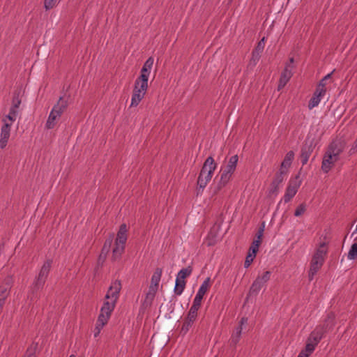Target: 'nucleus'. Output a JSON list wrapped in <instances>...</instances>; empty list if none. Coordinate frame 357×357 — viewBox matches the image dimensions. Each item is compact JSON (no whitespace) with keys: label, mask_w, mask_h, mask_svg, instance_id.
<instances>
[{"label":"nucleus","mask_w":357,"mask_h":357,"mask_svg":"<svg viewBox=\"0 0 357 357\" xmlns=\"http://www.w3.org/2000/svg\"><path fill=\"white\" fill-rule=\"evenodd\" d=\"M121 289V284L119 281L116 280L112 283L105 295L98 317L103 318L104 320L105 319L109 320L119 299Z\"/></svg>","instance_id":"f257e3e1"},{"label":"nucleus","mask_w":357,"mask_h":357,"mask_svg":"<svg viewBox=\"0 0 357 357\" xmlns=\"http://www.w3.org/2000/svg\"><path fill=\"white\" fill-rule=\"evenodd\" d=\"M344 149V145L340 141H334L330 144L324 155L321 164V169L325 173H328L339 160L340 155Z\"/></svg>","instance_id":"f03ea898"},{"label":"nucleus","mask_w":357,"mask_h":357,"mask_svg":"<svg viewBox=\"0 0 357 357\" xmlns=\"http://www.w3.org/2000/svg\"><path fill=\"white\" fill-rule=\"evenodd\" d=\"M217 165L212 157H208L205 160L197 180L199 188L204 189L211 181Z\"/></svg>","instance_id":"7ed1b4c3"},{"label":"nucleus","mask_w":357,"mask_h":357,"mask_svg":"<svg viewBox=\"0 0 357 357\" xmlns=\"http://www.w3.org/2000/svg\"><path fill=\"white\" fill-rule=\"evenodd\" d=\"M127 231L126 225H121L117 233L114 248L112 251V257L114 260L119 259L124 251L125 244L127 241Z\"/></svg>","instance_id":"20e7f679"},{"label":"nucleus","mask_w":357,"mask_h":357,"mask_svg":"<svg viewBox=\"0 0 357 357\" xmlns=\"http://www.w3.org/2000/svg\"><path fill=\"white\" fill-rule=\"evenodd\" d=\"M51 260L48 259L44 262L43 265L42 266L40 270L38 275L37 276L33 284V289L38 290L43 286L48 276L49 272L51 268Z\"/></svg>","instance_id":"39448f33"},{"label":"nucleus","mask_w":357,"mask_h":357,"mask_svg":"<svg viewBox=\"0 0 357 357\" xmlns=\"http://www.w3.org/2000/svg\"><path fill=\"white\" fill-rule=\"evenodd\" d=\"M301 181L299 176H296L295 178L289 181L284 196V201L285 203L289 202L295 196L301 186Z\"/></svg>","instance_id":"423d86ee"},{"label":"nucleus","mask_w":357,"mask_h":357,"mask_svg":"<svg viewBox=\"0 0 357 357\" xmlns=\"http://www.w3.org/2000/svg\"><path fill=\"white\" fill-rule=\"evenodd\" d=\"M270 278L271 272L268 271L262 275H258L250 289V294H258L261 287L270 280Z\"/></svg>","instance_id":"0eeeda50"},{"label":"nucleus","mask_w":357,"mask_h":357,"mask_svg":"<svg viewBox=\"0 0 357 357\" xmlns=\"http://www.w3.org/2000/svg\"><path fill=\"white\" fill-rule=\"evenodd\" d=\"M294 58H290L289 63H287L279 81L278 90L282 89L289 82L293 75Z\"/></svg>","instance_id":"6e6552de"},{"label":"nucleus","mask_w":357,"mask_h":357,"mask_svg":"<svg viewBox=\"0 0 357 357\" xmlns=\"http://www.w3.org/2000/svg\"><path fill=\"white\" fill-rule=\"evenodd\" d=\"M315 146V142L314 139H310V137H307L304 146H303L301 149V160L302 164L304 165H305L309 158L311 155V153L313 151V149Z\"/></svg>","instance_id":"1a4fd4ad"},{"label":"nucleus","mask_w":357,"mask_h":357,"mask_svg":"<svg viewBox=\"0 0 357 357\" xmlns=\"http://www.w3.org/2000/svg\"><path fill=\"white\" fill-rule=\"evenodd\" d=\"M13 125L2 123L0 132V148L3 149L7 146L10 136L11 127Z\"/></svg>","instance_id":"9d476101"},{"label":"nucleus","mask_w":357,"mask_h":357,"mask_svg":"<svg viewBox=\"0 0 357 357\" xmlns=\"http://www.w3.org/2000/svg\"><path fill=\"white\" fill-rule=\"evenodd\" d=\"M327 252V246L325 242L321 243L316 252L314 253L312 261L323 264L324 257Z\"/></svg>","instance_id":"9b49d317"},{"label":"nucleus","mask_w":357,"mask_h":357,"mask_svg":"<svg viewBox=\"0 0 357 357\" xmlns=\"http://www.w3.org/2000/svg\"><path fill=\"white\" fill-rule=\"evenodd\" d=\"M248 319L243 317L239 323V325L234 329L231 335V341L233 344H236L238 342L243 330V326L247 324Z\"/></svg>","instance_id":"f8f14e48"},{"label":"nucleus","mask_w":357,"mask_h":357,"mask_svg":"<svg viewBox=\"0 0 357 357\" xmlns=\"http://www.w3.org/2000/svg\"><path fill=\"white\" fill-rule=\"evenodd\" d=\"M294 158V153L292 151H289L286 154V155L281 164V167L280 169V173L281 175L283 174H286L288 168L290 167V166L291 165Z\"/></svg>","instance_id":"ddd939ff"},{"label":"nucleus","mask_w":357,"mask_h":357,"mask_svg":"<svg viewBox=\"0 0 357 357\" xmlns=\"http://www.w3.org/2000/svg\"><path fill=\"white\" fill-rule=\"evenodd\" d=\"M153 61H154V60L152 57H149L146 61V62L144 63V64L141 70V74L139 77L149 80L151 70L153 65Z\"/></svg>","instance_id":"4468645a"},{"label":"nucleus","mask_w":357,"mask_h":357,"mask_svg":"<svg viewBox=\"0 0 357 357\" xmlns=\"http://www.w3.org/2000/svg\"><path fill=\"white\" fill-rule=\"evenodd\" d=\"M238 160V157L237 155H234L231 156L229 159L227 165L225 166L222 167L221 170L233 174L236 170Z\"/></svg>","instance_id":"2eb2a0df"},{"label":"nucleus","mask_w":357,"mask_h":357,"mask_svg":"<svg viewBox=\"0 0 357 357\" xmlns=\"http://www.w3.org/2000/svg\"><path fill=\"white\" fill-rule=\"evenodd\" d=\"M68 107V100L63 97H61L58 100L57 103L53 107L51 110L54 114L61 116L63 112Z\"/></svg>","instance_id":"dca6fc26"},{"label":"nucleus","mask_w":357,"mask_h":357,"mask_svg":"<svg viewBox=\"0 0 357 357\" xmlns=\"http://www.w3.org/2000/svg\"><path fill=\"white\" fill-rule=\"evenodd\" d=\"M162 269L160 268H158L154 271L151 280V284L149 286L150 288L155 289L156 290L158 289L159 283L161 279L162 276Z\"/></svg>","instance_id":"f3484780"},{"label":"nucleus","mask_w":357,"mask_h":357,"mask_svg":"<svg viewBox=\"0 0 357 357\" xmlns=\"http://www.w3.org/2000/svg\"><path fill=\"white\" fill-rule=\"evenodd\" d=\"M148 89V79L138 77L135 82L133 90H136L139 92L146 93Z\"/></svg>","instance_id":"a211bd4d"},{"label":"nucleus","mask_w":357,"mask_h":357,"mask_svg":"<svg viewBox=\"0 0 357 357\" xmlns=\"http://www.w3.org/2000/svg\"><path fill=\"white\" fill-rule=\"evenodd\" d=\"M324 331L321 327H317L314 331L312 332L308 340L315 343L316 344L321 340L323 337Z\"/></svg>","instance_id":"6ab92c4d"},{"label":"nucleus","mask_w":357,"mask_h":357,"mask_svg":"<svg viewBox=\"0 0 357 357\" xmlns=\"http://www.w3.org/2000/svg\"><path fill=\"white\" fill-rule=\"evenodd\" d=\"M60 117V116L57 115L56 114H54L53 112L51 111L46 121L45 128L49 130L54 128L56 126L57 122L59 121Z\"/></svg>","instance_id":"aec40b11"},{"label":"nucleus","mask_w":357,"mask_h":357,"mask_svg":"<svg viewBox=\"0 0 357 357\" xmlns=\"http://www.w3.org/2000/svg\"><path fill=\"white\" fill-rule=\"evenodd\" d=\"M145 94L146 93L144 92H139L136 90H133L130 107H137L141 100L144 98Z\"/></svg>","instance_id":"412c9836"},{"label":"nucleus","mask_w":357,"mask_h":357,"mask_svg":"<svg viewBox=\"0 0 357 357\" xmlns=\"http://www.w3.org/2000/svg\"><path fill=\"white\" fill-rule=\"evenodd\" d=\"M221 174H220V178L218 183L219 188H221L226 185L229 181H230L232 174L227 173L226 172H224L222 170H220Z\"/></svg>","instance_id":"4be33fe9"},{"label":"nucleus","mask_w":357,"mask_h":357,"mask_svg":"<svg viewBox=\"0 0 357 357\" xmlns=\"http://www.w3.org/2000/svg\"><path fill=\"white\" fill-rule=\"evenodd\" d=\"M210 287V278H207L201 284L196 296L203 298Z\"/></svg>","instance_id":"5701e85b"},{"label":"nucleus","mask_w":357,"mask_h":357,"mask_svg":"<svg viewBox=\"0 0 357 357\" xmlns=\"http://www.w3.org/2000/svg\"><path fill=\"white\" fill-rule=\"evenodd\" d=\"M185 286V281L176 278L175 287H174L175 294L177 295H181L184 290Z\"/></svg>","instance_id":"b1692460"},{"label":"nucleus","mask_w":357,"mask_h":357,"mask_svg":"<svg viewBox=\"0 0 357 357\" xmlns=\"http://www.w3.org/2000/svg\"><path fill=\"white\" fill-rule=\"evenodd\" d=\"M157 291L158 290L149 287V291L146 294V298L144 300V305H150L151 304Z\"/></svg>","instance_id":"393cba45"},{"label":"nucleus","mask_w":357,"mask_h":357,"mask_svg":"<svg viewBox=\"0 0 357 357\" xmlns=\"http://www.w3.org/2000/svg\"><path fill=\"white\" fill-rule=\"evenodd\" d=\"M107 321H108L107 319H105V320H104L103 318L98 317L97 323H96V326L95 328V331H94V336L95 337H97L100 334L102 328L107 323Z\"/></svg>","instance_id":"a878e982"},{"label":"nucleus","mask_w":357,"mask_h":357,"mask_svg":"<svg viewBox=\"0 0 357 357\" xmlns=\"http://www.w3.org/2000/svg\"><path fill=\"white\" fill-rule=\"evenodd\" d=\"M321 264L314 261H311L310 268L309 271V278L310 280H312L314 276V275L317 273L318 270L321 267Z\"/></svg>","instance_id":"bb28decb"},{"label":"nucleus","mask_w":357,"mask_h":357,"mask_svg":"<svg viewBox=\"0 0 357 357\" xmlns=\"http://www.w3.org/2000/svg\"><path fill=\"white\" fill-rule=\"evenodd\" d=\"M199 309L191 307L188 314L187 319H188V326H191L192 324L195 321L197 317V311Z\"/></svg>","instance_id":"cd10ccee"},{"label":"nucleus","mask_w":357,"mask_h":357,"mask_svg":"<svg viewBox=\"0 0 357 357\" xmlns=\"http://www.w3.org/2000/svg\"><path fill=\"white\" fill-rule=\"evenodd\" d=\"M17 119V116L10 111L8 114L4 115L1 119V123L13 125Z\"/></svg>","instance_id":"c85d7f7f"},{"label":"nucleus","mask_w":357,"mask_h":357,"mask_svg":"<svg viewBox=\"0 0 357 357\" xmlns=\"http://www.w3.org/2000/svg\"><path fill=\"white\" fill-rule=\"evenodd\" d=\"M355 243L352 244L349 252L347 257L349 259H354L357 257V236L355 238Z\"/></svg>","instance_id":"c756f323"},{"label":"nucleus","mask_w":357,"mask_h":357,"mask_svg":"<svg viewBox=\"0 0 357 357\" xmlns=\"http://www.w3.org/2000/svg\"><path fill=\"white\" fill-rule=\"evenodd\" d=\"M191 273H192V268L190 266H188L185 268L181 269L178 272V273L177 275V278L185 280V278H187L188 276H189L191 274Z\"/></svg>","instance_id":"7c9ffc66"},{"label":"nucleus","mask_w":357,"mask_h":357,"mask_svg":"<svg viewBox=\"0 0 357 357\" xmlns=\"http://www.w3.org/2000/svg\"><path fill=\"white\" fill-rule=\"evenodd\" d=\"M58 2V0H45L44 8L46 10H51L57 6Z\"/></svg>","instance_id":"2f4dec72"},{"label":"nucleus","mask_w":357,"mask_h":357,"mask_svg":"<svg viewBox=\"0 0 357 357\" xmlns=\"http://www.w3.org/2000/svg\"><path fill=\"white\" fill-rule=\"evenodd\" d=\"M260 57H261V54L259 52H257L255 50H253L249 65L252 66H255L257 64V63L259 61Z\"/></svg>","instance_id":"473e14b6"},{"label":"nucleus","mask_w":357,"mask_h":357,"mask_svg":"<svg viewBox=\"0 0 357 357\" xmlns=\"http://www.w3.org/2000/svg\"><path fill=\"white\" fill-rule=\"evenodd\" d=\"M260 245V240H255L249 250V254L256 256L257 252L258 251L259 246Z\"/></svg>","instance_id":"72a5a7b5"},{"label":"nucleus","mask_w":357,"mask_h":357,"mask_svg":"<svg viewBox=\"0 0 357 357\" xmlns=\"http://www.w3.org/2000/svg\"><path fill=\"white\" fill-rule=\"evenodd\" d=\"M320 102H321V99L314 93L312 98L310 99L309 104H308L309 109H311L317 107L319 104Z\"/></svg>","instance_id":"f704fd0d"},{"label":"nucleus","mask_w":357,"mask_h":357,"mask_svg":"<svg viewBox=\"0 0 357 357\" xmlns=\"http://www.w3.org/2000/svg\"><path fill=\"white\" fill-rule=\"evenodd\" d=\"M112 241H113V236H109V238H108L106 241H105V243L103 245V248H102V253L105 252V254L108 253L109 250H110V247H111V245L112 243Z\"/></svg>","instance_id":"c9c22d12"},{"label":"nucleus","mask_w":357,"mask_h":357,"mask_svg":"<svg viewBox=\"0 0 357 357\" xmlns=\"http://www.w3.org/2000/svg\"><path fill=\"white\" fill-rule=\"evenodd\" d=\"M306 211V204H301L295 210L294 215L299 217L302 215Z\"/></svg>","instance_id":"e433bc0d"},{"label":"nucleus","mask_w":357,"mask_h":357,"mask_svg":"<svg viewBox=\"0 0 357 357\" xmlns=\"http://www.w3.org/2000/svg\"><path fill=\"white\" fill-rule=\"evenodd\" d=\"M317 344L310 340H308L305 349L303 351H306L307 354H308V356L313 352V351L315 349V346Z\"/></svg>","instance_id":"4c0bfd02"},{"label":"nucleus","mask_w":357,"mask_h":357,"mask_svg":"<svg viewBox=\"0 0 357 357\" xmlns=\"http://www.w3.org/2000/svg\"><path fill=\"white\" fill-rule=\"evenodd\" d=\"M265 46V38L264 37L257 44V47L255 48L254 50L257 51V52H259L261 54L264 49Z\"/></svg>","instance_id":"58836bf2"},{"label":"nucleus","mask_w":357,"mask_h":357,"mask_svg":"<svg viewBox=\"0 0 357 357\" xmlns=\"http://www.w3.org/2000/svg\"><path fill=\"white\" fill-rule=\"evenodd\" d=\"M326 92V89H322V86H321L317 87L316 91H314V93L321 100L322 98L325 96Z\"/></svg>","instance_id":"ea45409f"},{"label":"nucleus","mask_w":357,"mask_h":357,"mask_svg":"<svg viewBox=\"0 0 357 357\" xmlns=\"http://www.w3.org/2000/svg\"><path fill=\"white\" fill-rule=\"evenodd\" d=\"M326 92V89H322V86H321L317 87L316 91H314V93L321 100L322 98L325 96Z\"/></svg>","instance_id":"a19ab883"},{"label":"nucleus","mask_w":357,"mask_h":357,"mask_svg":"<svg viewBox=\"0 0 357 357\" xmlns=\"http://www.w3.org/2000/svg\"><path fill=\"white\" fill-rule=\"evenodd\" d=\"M202 298H203L199 297V296H195L194 301H193V303L191 307L199 309L201 304H202Z\"/></svg>","instance_id":"79ce46f5"},{"label":"nucleus","mask_w":357,"mask_h":357,"mask_svg":"<svg viewBox=\"0 0 357 357\" xmlns=\"http://www.w3.org/2000/svg\"><path fill=\"white\" fill-rule=\"evenodd\" d=\"M255 257V256L250 255L249 253L248 254L245 261V264H244V266L245 268H248L250 266V264L253 261Z\"/></svg>","instance_id":"37998d69"},{"label":"nucleus","mask_w":357,"mask_h":357,"mask_svg":"<svg viewBox=\"0 0 357 357\" xmlns=\"http://www.w3.org/2000/svg\"><path fill=\"white\" fill-rule=\"evenodd\" d=\"M331 73H328V75H326L319 82V84H318L317 87H321L322 86V89H326V82L329 79L331 78Z\"/></svg>","instance_id":"c03bdc74"},{"label":"nucleus","mask_w":357,"mask_h":357,"mask_svg":"<svg viewBox=\"0 0 357 357\" xmlns=\"http://www.w3.org/2000/svg\"><path fill=\"white\" fill-rule=\"evenodd\" d=\"M21 104V100L20 99L19 96H14L13 101H12V107H15L19 109L20 105Z\"/></svg>","instance_id":"a18cd8bd"},{"label":"nucleus","mask_w":357,"mask_h":357,"mask_svg":"<svg viewBox=\"0 0 357 357\" xmlns=\"http://www.w3.org/2000/svg\"><path fill=\"white\" fill-rule=\"evenodd\" d=\"M357 152V137L354 143L352 144L351 149L349 151L350 155H353Z\"/></svg>","instance_id":"49530a36"},{"label":"nucleus","mask_w":357,"mask_h":357,"mask_svg":"<svg viewBox=\"0 0 357 357\" xmlns=\"http://www.w3.org/2000/svg\"><path fill=\"white\" fill-rule=\"evenodd\" d=\"M34 351L35 348H29L28 349L25 357H34Z\"/></svg>","instance_id":"de8ad7c7"},{"label":"nucleus","mask_w":357,"mask_h":357,"mask_svg":"<svg viewBox=\"0 0 357 357\" xmlns=\"http://www.w3.org/2000/svg\"><path fill=\"white\" fill-rule=\"evenodd\" d=\"M9 111H10L11 113L14 114V115H15L17 117V116H18V115H19V114H20L19 109H18V108H17V107H12V106H11V107H10V109H9Z\"/></svg>","instance_id":"09e8293b"},{"label":"nucleus","mask_w":357,"mask_h":357,"mask_svg":"<svg viewBox=\"0 0 357 357\" xmlns=\"http://www.w3.org/2000/svg\"><path fill=\"white\" fill-rule=\"evenodd\" d=\"M188 319H186L185 321L183 324V328H182L183 331H188L189 328L191 326H188Z\"/></svg>","instance_id":"8fccbe9b"},{"label":"nucleus","mask_w":357,"mask_h":357,"mask_svg":"<svg viewBox=\"0 0 357 357\" xmlns=\"http://www.w3.org/2000/svg\"><path fill=\"white\" fill-rule=\"evenodd\" d=\"M298 357H308V354L306 351H301Z\"/></svg>","instance_id":"3c124183"},{"label":"nucleus","mask_w":357,"mask_h":357,"mask_svg":"<svg viewBox=\"0 0 357 357\" xmlns=\"http://www.w3.org/2000/svg\"><path fill=\"white\" fill-rule=\"evenodd\" d=\"M263 231H264L263 229H261L260 231H259V234H258L257 239V240H260L261 241V238L262 234H263Z\"/></svg>","instance_id":"603ef678"},{"label":"nucleus","mask_w":357,"mask_h":357,"mask_svg":"<svg viewBox=\"0 0 357 357\" xmlns=\"http://www.w3.org/2000/svg\"><path fill=\"white\" fill-rule=\"evenodd\" d=\"M282 178H280V179H279V182H281V181H282Z\"/></svg>","instance_id":"864d4df0"}]
</instances>
